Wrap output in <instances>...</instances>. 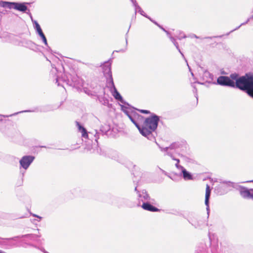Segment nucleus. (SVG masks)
I'll return each mask as SVG.
<instances>
[{
	"label": "nucleus",
	"mask_w": 253,
	"mask_h": 253,
	"mask_svg": "<svg viewBox=\"0 0 253 253\" xmlns=\"http://www.w3.org/2000/svg\"><path fill=\"white\" fill-rule=\"evenodd\" d=\"M238 76L236 73L230 75V78L236 81L235 87L246 91L249 96L253 98V75L246 74L240 77Z\"/></svg>",
	"instance_id": "obj_1"
},
{
	"label": "nucleus",
	"mask_w": 253,
	"mask_h": 253,
	"mask_svg": "<svg viewBox=\"0 0 253 253\" xmlns=\"http://www.w3.org/2000/svg\"><path fill=\"white\" fill-rule=\"evenodd\" d=\"M159 120V117L156 115H153L145 119L143 126L140 129V133L150 139L152 137V132L157 128Z\"/></svg>",
	"instance_id": "obj_2"
},
{
	"label": "nucleus",
	"mask_w": 253,
	"mask_h": 253,
	"mask_svg": "<svg viewBox=\"0 0 253 253\" xmlns=\"http://www.w3.org/2000/svg\"><path fill=\"white\" fill-rule=\"evenodd\" d=\"M0 6L9 9H14L21 12H25L28 8L25 3L0 1Z\"/></svg>",
	"instance_id": "obj_3"
},
{
	"label": "nucleus",
	"mask_w": 253,
	"mask_h": 253,
	"mask_svg": "<svg viewBox=\"0 0 253 253\" xmlns=\"http://www.w3.org/2000/svg\"><path fill=\"white\" fill-rule=\"evenodd\" d=\"M123 111L140 131L141 128L140 126V123L143 121V117L135 112H129L125 110H123Z\"/></svg>",
	"instance_id": "obj_4"
},
{
	"label": "nucleus",
	"mask_w": 253,
	"mask_h": 253,
	"mask_svg": "<svg viewBox=\"0 0 253 253\" xmlns=\"http://www.w3.org/2000/svg\"><path fill=\"white\" fill-rule=\"evenodd\" d=\"M135 191L137 192L138 194V206H141V202H142L143 203L149 202H152V204H154L155 200L154 199L151 198L145 190H142V191H139L137 190V187H136L135 188Z\"/></svg>",
	"instance_id": "obj_5"
},
{
	"label": "nucleus",
	"mask_w": 253,
	"mask_h": 253,
	"mask_svg": "<svg viewBox=\"0 0 253 253\" xmlns=\"http://www.w3.org/2000/svg\"><path fill=\"white\" fill-rule=\"evenodd\" d=\"M217 84L222 86H227L232 87H235V84L234 80L230 77L220 76L217 79Z\"/></svg>",
	"instance_id": "obj_6"
},
{
	"label": "nucleus",
	"mask_w": 253,
	"mask_h": 253,
	"mask_svg": "<svg viewBox=\"0 0 253 253\" xmlns=\"http://www.w3.org/2000/svg\"><path fill=\"white\" fill-rule=\"evenodd\" d=\"M67 80H63L66 82L68 84L73 86H80L83 85V81L80 79L76 75H69L67 76Z\"/></svg>",
	"instance_id": "obj_7"
},
{
	"label": "nucleus",
	"mask_w": 253,
	"mask_h": 253,
	"mask_svg": "<svg viewBox=\"0 0 253 253\" xmlns=\"http://www.w3.org/2000/svg\"><path fill=\"white\" fill-rule=\"evenodd\" d=\"M103 72L107 80V83L113 81L112 75L111 63L109 62H105L102 65Z\"/></svg>",
	"instance_id": "obj_8"
},
{
	"label": "nucleus",
	"mask_w": 253,
	"mask_h": 253,
	"mask_svg": "<svg viewBox=\"0 0 253 253\" xmlns=\"http://www.w3.org/2000/svg\"><path fill=\"white\" fill-rule=\"evenodd\" d=\"M34 159L35 157L32 156H23L19 161L21 167L25 169H27Z\"/></svg>",
	"instance_id": "obj_9"
},
{
	"label": "nucleus",
	"mask_w": 253,
	"mask_h": 253,
	"mask_svg": "<svg viewBox=\"0 0 253 253\" xmlns=\"http://www.w3.org/2000/svg\"><path fill=\"white\" fill-rule=\"evenodd\" d=\"M240 193L244 198L253 200V189H248L246 187L240 186Z\"/></svg>",
	"instance_id": "obj_10"
},
{
	"label": "nucleus",
	"mask_w": 253,
	"mask_h": 253,
	"mask_svg": "<svg viewBox=\"0 0 253 253\" xmlns=\"http://www.w3.org/2000/svg\"><path fill=\"white\" fill-rule=\"evenodd\" d=\"M108 84H110V85L113 88V90L112 91V95L114 96V97L116 99L122 103H124V100L120 93L117 90L115 84H114L113 81L111 80V82H109Z\"/></svg>",
	"instance_id": "obj_11"
},
{
	"label": "nucleus",
	"mask_w": 253,
	"mask_h": 253,
	"mask_svg": "<svg viewBox=\"0 0 253 253\" xmlns=\"http://www.w3.org/2000/svg\"><path fill=\"white\" fill-rule=\"evenodd\" d=\"M39 236L38 235H36L35 234H26V235H21V236H15L12 238L4 239H3V243L6 244V243H7L8 241H9L11 240H15V239L16 238H27L31 240H35V239L36 238H37Z\"/></svg>",
	"instance_id": "obj_12"
},
{
	"label": "nucleus",
	"mask_w": 253,
	"mask_h": 253,
	"mask_svg": "<svg viewBox=\"0 0 253 253\" xmlns=\"http://www.w3.org/2000/svg\"><path fill=\"white\" fill-rule=\"evenodd\" d=\"M151 203H152V202H147L146 203H143L140 206L143 209L146 211L153 212L160 211L159 209L152 206Z\"/></svg>",
	"instance_id": "obj_13"
},
{
	"label": "nucleus",
	"mask_w": 253,
	"mask_h": 253,
	"mask_svg": "<svg viewBox=\"0 0 253 253\" xmlns=\"http://www.w3.org/2000/svg\"><path fill=\"white\" fill-rule=\"evenodd\" d=\"M211 189H210V186L207 184L206 186V195H205V205L206 206V209L208 211V214H209L210 211L209 207V199L211 195Z\"/></svg>",
	"instance_id": "obj_14"
},
{
	"label": "nucleus",
	"mask_w": 253,
	"mask_h": 253,
	"mask_svg": "<svg viewBox=\"0 0 253 253\" xmlns=\"http://www.w3.org/2000/svg\"><path fill=\"white\" fill-rule=\"evenodd\" d=\"M76 126L78 128L79 131L82 133V137L84 138H87L88 134L86 129L84 126H83L78 122H76Z\"/></svg>",
	"instance_id": "obj_15"
},
{
	"label": "nucleus",
	"mask_w": 253,
	"mask_h": 253,
	"mask_svg": "<svg viewBox=\"0 0 253 253\" xmlns=\"http://www.w3.org/2000/svg\"><path fill=\"white\" fill-rule=\"evenodd\" d=\"M181 171V175H182L184 180H188L193 179V176L191 173L187 171L184 168L182 169Z\"/></svg>",
	"instance_id": "obj_16"
},
{
	"label": "nucleus",
	"mask_w": 253,
	"mask_h": 253,
	"mask_svg": "<svg viewBox=\"0 0 253 253\" xmlns=\"http://www.w3.org/2000/svg\"><path fill=\"white\" fill-rule=\"evenodd\" d=\"M169 38V39L170 40L171 42L173 43V44L174 45V46H175V47L176 48V49L178 50V51L179 52V53L181 54L182 56L184 58V56L183 55V54L182 53V52L181 51L179 47V45H178V42L176 41V39L175 38H174V37H172L170 34L168 36ZM186 62H187V60L186 59H185Z\"/></svg>",
	"instance_id": "obj_17"
},
{
	"label": "nucleus",
	"mask_w": 253,
	"mask_h": 253,
	"mask_svg": "<svg viewBox=\"0 0 253 253\" xmlns=\"http://www.w3.org/2000/svg\"><path fill=\"white\" fill-rule=\"evenodd\" d=\"M179 147L178 144L176 143H173L171 144L169 147H166L165 148H161L160 147L161 150L162 151L166 152V155H167L168 152H170L169 150H172L176 149Z\"/></svg>",
	"instance_id": "obj_18"
},
{
	"label": "nucleus",
	"mask_w": 253,
	"mask_h": 253,
	"mask_svg": "<svg viewBox=\"0 0 253 253\" xmlns=\"http://www.w3.org/2000/svg\"><path fill=\"white\" fill-rule=\"evenodd\" d=\"M213 76L208 71H205L203 75V79L206 82H210L212 80Z\"/></svg>",
	"instance_id": "obj_19"
},
{
	"label": "nucleus",
	"mask_w": 253,
	"mask_h": 253,
	"mask_svg": "<svg viewBox=\"0 0 253 253\" xmlns=\"http://www.w3.org/2000/svg\"><path fill=\"white\" fill-rule=\"evenodd\" d=\"M37 33L38 34V35L40 36V37L41 38L43 42L44 43V44L48 47V44H47V40H46V38L44 35V34H43V33L42 32V30H40L39 31H37Z\"/></svg>",
	"instance_id": "obj_20"
},
{
	"label": "nucleus",
	"mask_w": 253,
	"mask_h": 253,
	"mask_svg": "<svg viewBox=\"0 0 253 253\" xmlns=\"http://www.w3.org/2000/svg\"><path fill=\"white\" fill-rule=\"evenodd\" d=\"M135 7V14H136L137 12L139 13L141 15H143V16L145 17H148V15H146L144 11L142 9V8L138 5V4H137L136 6H134Z\"/></svg>",
	"instance_id": "obj_21"
},
{
	"label": "nucleus",
	"mask_w": 253,
	"mask_h": 253,
	"mask_svg": "<svg viewBox=\"0 0 253 253\" xmlns=\"http://www.w3.org/2000/svg\"><path fill=\"white\" fill-rule=\"evenodd\" d=\"M27 45L29 48L32 50H35L38 49V45L31 41H29L27 42Z\"/></svg>",
	"instance_id": "obj_22"
},
{
	"label": "nucleus",
	"mask_w": 253,
	"mask_h": 253,
	"mask_svg": "<svg viewBox=\"0 0 253 253\" xmlns=\"http://www.w3.org/2000/svg\"><path fill=\"white\" fill-rule=\"evenodd\" d=\"M190 222L192 224V225L195 226L196 228L200 227L203 223L202 221L201 220L199 221H196L195 219H192L191 221Z\"/></svg>",
	"instance_id": "obj_23"
},
{
	"label": "nucleus",
	"mask_w": 253,
	"mask_h": 253,
	"mask_svg": "<svg viewBox=\"0 0 253 253\" xmlns=\"http://www.w3.org/2000/svg\"><path fill=\"white\" fill-rule=\"evenodd\" d=\"M125 200L124 199L119 198L117 200L115 204L118 207H121L125 203Z\"/></svg>",
	"instance_id": "obj_24"
},
{
	"label": "nucleus",
	"mask_w": 253,
	"mask_h": 253,
	"mask_svg": "<svg viewBox=\"0 0 253 253\" xmlns=\"http://www.w3.org/2000/svg\"><path fill=\"white\" fill-rule=\"evenodd\" d=\"M31 18H32L31 17ZM32 21L34 24V28L36 30V32L42 29L40 25L39 24L37 21L33 20V19H32Z\"/></svg>",
	"instance_id": "obj_25"
},
{
	"label": "nucleus",
	"mask_w": 253,
	"mask_h": 253,
	"mask_svg": "<svg viewBox=\"0 0 253 253\" xmlns=\"http://www.w3.org/2000/svg\"><path fill=\"white\" fill-rule=\"evenodd\" d=\"M175 37L178 39V40H181L182 38H185L186 36L183 33V32L181 31H179L178 33H177Z\"/></svg>",
	"instance_id": "obj_26"
},
{
	"label": "nucleus",
	"mask_w": 253,
	"mask_h": 253,
	"mask_svg": "<svg viewBox=\"0 0 253 253\" xmlns=\"http://www.w3.org/2000/svg\"><path fill=\"white\" fill-rule=\"evenodd\" d=\"M250 18H249L245 22L242 23L240 26L237 27L236 28H235V29L232 30V31H231L229 33L227 34V35H228L230 33H232L233 31L238 30L241 26H242L243 25H244L248 23V22L250 21Z\"/></svg>",
	"instance_id": "obj_27"
},
{
	"label": "nucleus",
	"mask_w": 253,
	"mask_h": 253,
	"mask_svg": "<svg viewBox=\"0 0 253 253\" xmlns=\"http://www.w3.org/2000/svg\"><path fill=\"white\" fill-rule=\"evenodd\" d=\"M175 161H176V163L175 165L176 168L178 169H179V170H181L182 169L184 168V167L179 165V162H180L179 160L178 159L177 160H176Z\"/></svg>",
	"instance_id": "obj_28"
},
{
	"label": "nucleus",
	"mask_w": 253,
	"mask_h": 253,
	"mask_svg": "<svg viewBox=\"0 0 253 253\" xmlns=\"http://www.w3.org/2000/svg\"><path fill=\"white\" fill-rule=\"evenodd\" d=\"M167 155L169 156L173 160L176 161V160L178 159L176 158L170 152H168Z\"/></svg>",
	"instance_id": "obj_29"
},
{
	"label": "nucleus",
	"mask_w": 253,
	"mask_h": 253,
	"mask_svg": "<svg viewBox=\"0 0 253 253\" xmlns=\"http://www.w3.org/2000/svg\"><path fill=\"white\" fill-rule=\"evenodd\" d=\"M222 183L223 184H225L227 185H228V186H231V187H233L234 186V183L233 182H230V181H223L222 182Z\"/></svg>",
	"instance_id": "obj_30"
},
{
	"label": "nucleus",
	"mask_w": 253,
	"mask_h": 253,
	"mask_svg": "<svg viewBox=\"0 0 253 253\" xmlns=\"http://www.w3.org/2000/svg\"><path fill=\"white\" fill-rule=\"evenodd\" d=\"M140 112L144 113V114H148L150 112L146 110H139Z\"/></svg>",
	"instance_id": "obj_31"
},
{
	"label": "nucleus",
	"mask_w": 253,
	"mask_h": 253,
	"mask_svg": "<svg viewBox=\"0 0 253 253\" xmlns=\"http://www.w3.org/2000/svg\"><path fill=\"white\" fill-rule=\"evenodd\" d=\"M55 80H56V83L57 84V85L58 86L60 85V83H59V76L58 75L57 76Z\"/></svg>",
	"instance_id": "obj_32"
},
{
	"label": "nucleus",
	"mask_w": 253,
	"mask_h": 253,
	"mask_svg": "<svg viewBox=\"0 0 253 253\" xmlns=\"http://www.w3.org/2000/svg\"><path fill=\"white\" fill-rule=\"evenodd\" d=\"M31 214H32L33 216H34V217H36L40 219V220H39V221H40V220L42 218V217H41V216H39V215H37V214H32V213H31Z\"/></svg>",
	"instance_id": "obj_33"
},
{
	"label": "nucleus",
	"mask_w": 253,
	"mask_h": 253,
	"mask_svg": "<svg viewBox=\"0 0 253 253\" xmlns=\"http://www.w3.org/2000/svg\"><path fill=\"white\" fill-rule=\"evenodd\" d=\"M134 6H136L137 4L136 1L135 0H130Z\"/></svg>",
	"instance_id": "obj_34"
},
{
	"label": "nucleus",
	"mask_w": 253,
	"mask_h": 253,
	"mask_svg": "<svg viewBox=\"0 0 253 253\" xmlns=\"http://www.w3.org/2000/svg\"><path fill=\"white\" fill-rule=\"evenodd\" d=\"M162 29L166 33L168 36L170 35V33L168 31L166 30L164 28L162 27Z\"/></svg>",
	"instance_id": "obj_35"
},
{
	"label": "nucleus",
	"mask_w": 253,
	"mask_h": 253,
	"mask_svg": "<svg viewBox=\"0 0 253 253\" xmlns=\"http://www.w3.org/2000/svg\"><path fill=\"white\" fill-rule=\"evenodd\" d=\"M162 29L166 33L168 36L170 35V33L168 31L166 30L164 28L162 27Z\"/></svg>",
	"instance_id": "obj_36"
},
{
	"label": "nucleus",
	"mask_w": 253,
	"mask_h": 253,
	"mask_svg": "<svg viewBox=\"0 0 253 253\" xmlns=\"http://www.w3.org/2000/svg\"><path fill=\"white\" fill-rule=\"evenodd\" d=\"M162 29L166 33L168 36L170 35V33L168 31L166 30L164 28L162 27Z\"/></svg>",
	"instance_id": "obj_37"
},
{
	"label": "nucleus",
	"mask_w": 253,
	"mask_h": 253,
	"mask_svg": "<svg viewBox=\"0 0 253 253\" xmlns=\"http://www.w3.org/2000/svg\"><path fill=\"white\" fill-rule=\"evenodd\" d=\"M32 112V111H29V110H25V111H23L20 112L19 113H22V112Z\"/></svg>",
	"instance_id": "obj_38"
},
{
	"label": "nucleus",
	"mask_w": 253,
	"mask_h": 253,
	"mask_svg": "<svg viewBox=\"0 0 253 253\" xmlns=\"http://www.w3.org/2000/svg\"><path fill=\"white\" fill-rule=\"evenodd\" d=\"M40 250L43 253H44V252H45L46 251L43 249V248H41L40 249Z\"/></svg>",
	"instance_id": "obj_39"
},
{
	"label": "nucleus",
	"mask_w": 253,
	"mask_h": 253,
	"mask_svg": "<svg viewBox=\"0 0 253 253\" xmlns=\"http://www.w3.org/2000/svg\"><path fill=\"white\" fill-rule=\"evenodd\" d=\"M148 19H149L151 21H152L153 22V21H154V20H153L150 17H149L148 16V17H147Z\"/></svg>",
	"instance_id": "obj_40"
},
{
	"label": "nucleus",
	"mask_w": 253,
	"mask_h": 253,
	"mask_svg": "<svg viewBox=\"0 0 253 253\" xmlns=\"http://www.w3.org/2000/svg\"><path fill=\"white\" fill-rule=\"evenodd\" d=\"M148 19H149L151 21H152L153 22V21H154V20H153L150 17H149L148 16V17H147Z\"/></svg>",
	"instance_id": "obj_41"
},
{
	"label": "nucleus",
	"mask_w": 253,
	"mask_h": 253,
	"mask_svg": "<svg viewBox=\"0 0 253 253\" xmlns=\"http://www.w3.org/2000/svg\"><path fill=\"white\" fill-rule=\"evenodd\" d=\"M153 23H154L156 25H158V23L157 22L155 21H153Z\"/></svg>",
	"instance_id": "obj_42"
},
{
	"label": "nucleus",
	"mask_w": 253,
	"mask_h": 253,
	"mask_svg": "<svg viewBox=\"0 0 253 253\" xmlns=\"http://www.w3.org/2000/svg\"><path fill=\"white\" fill-rule=\"evenodd\" d=\"M0 253H6L4 251L0 250Z\"/></svg>",
	"instance_id": "obj_43"
},
{
	"label": "nucleus",
	"mask_w": 253,
	"mask_h": 253,
	"mask_svg": "<svg viewBox=\"0 0 253 253\" xmlns=\"http://www.w3.org/2000/svg\"><path fill=\"white\" fill-rule=\"evenodd\" d=\"M194 37L195 38H198V37H197L196 35H194Z\"/></svg>",
	"instance_id": "obj_44"
},
{
	"label": "nucleus",
	"mask_w": 253,
	"mask_h": 253,
	"mask_svg": "<svg viewBox=\"0 0 253 253\" xmlns=\"http://www.w3.org/2000/svg\"><path fill=\"white\" fill-rule=\"evenodd\" d=\"M126 50H120V51H122V52H124Z\"/></svg>",
	"instance_id": "obj_45"
},
{
	"label": "nucleus",
	"mask_w": 253,
	"mask_h": 253,
	"mask_svg": "<svg viewBox=\"0 0 253 253\" xmlns=\"http://www.w3.org/2000/svg\"><path fill=\"white\" fill-rule=\"evenodd\" d=\"M126 44H127V39L126 38Z\"/></svg>",
	"instance_id": "obj_46"
},
{
	"label": "nucleus",
	"mask_w": 253,
	"mask_h": 253,
	"mask_svg": "<svg viewBox=\"0 0 253 253\" xmlns=\"http://www.w3.org/2000/svg\"><path fill=\"white\" fill-rule=\"evenodd\" d=\"M194 89H195V91L197 92V89L195 87H194Z\"/></svg>",
	"instance_id": "obj_47"
},
{
	"label": "nucleus",
	"mask_w": 253,
	"mask_h": 253,
	"mask_svg": "<svg viewBox=\"0 0 253 253\" xmlns=\"http://www.w3.org/2000/svg\"><path fill=\"white\" fill-rule=\"evenodd\" d=\"M159 27H160L161 26L159 24H158V25H157Z\"/></svg>",
	"instance_id": "obj_48"
},
{
	"label": "nucleus",
	"mask_w": 253,
	"mask_h": 253,
	"mask_svg": "<svg viewBox=\"0 0 253 253\" xmlns=\"http://www.w3.org/2000/svg\"><path fill=\"white\" fill-rule=\"evenodd\" d=\"M187 66H188V68H189V70H190V66H189V65L187 64Z\"/></svg>",
	"instance_id": "obj_49"
},
{
	"label": "nucleus",
	"mask_w": 253,
	"mask_h": 253,
	"mask_svg": "<svg viewBox=\"0 0 253 253\" xmlns=\"http://www.w3.org/2000/svg\"><path fill=\"white\" fill-rule=\"evenodd\" d=\"M187 66H188V68H189V70H190V66H189V65L187 64Z\"/></svg>",
	"instance_id": "obj_50"
},
{
	"label": "nucleus",
	"mask_w": 253,
	"mask_h": 253,
	"mask_svg": "<svg viewBox=\"0 0 253 253\" xmlns=\"http://www.w3.org/2000/svg\"><path fill=\"white\" fill-rule=\"evenodd\" d=\"M44 253H48L47 251H45V252H44Z\"/></svg>",
	"instance_id": "obj_51"
},
{
	"label": "nucleus",
	"mask_w": 253,
	"mask_h": 253,
	"mask_svg": "<svg viewBox=\"0 0 253 253\" xmlns=\"http://www.w3.org/2000/svg\"><path fill=\"white\" fill-rule=\"evenodd\" d=\"M250 182H253V180L250 181Z\"/></svg>",
	"instance_id": "obj_52"
}]
</instances>
